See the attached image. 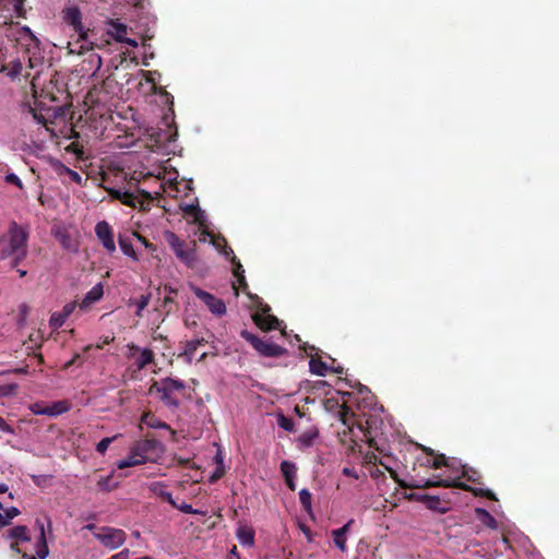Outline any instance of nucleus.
I'll return each mask as SVG.
<instances>
[{"mask_svg": "<svg viewBox=\"0 0 559 559\" xmlns=\"http://www.w3.org/2000/svg\"><path fill=\"white\" fill-rule=\"evenodd\" d=\"M28 233L16 222L9 225L0 237V260L10 259V267L16 269L28 253Z\"/></svg>", "mask_w": 559, "mask_h": 559, "instance_id": "nucleus-1", "label": "nucleus"}, {"mask_svg": "<svg viewBox=\"0 0 559 559\" xmlns=\"http://www.w3.org/2000/svg\"><path fill=\"white\" fill-rule=\"evenodd\" d=\"M186 389L183 381L174 378H164L159 382H154L151 391L156 390L160 394L162 402L169 408L176 409L179 407V400L175 396V392H180Z\"/></svg>", "mask_w": 559, "mask_h": 559, "instance_id": "nucleus-2", "label": "nucleus"}, {"mask_svg": "<svg viewBox=\"0 0 559 559\" xmlns=\"http://www.w3.org/2000/svg\"><path fill=\"white\" fill-rule=\"evenodd\" d=\"M240 336L246 340L261 356L276 358L287 354V349L273 342L264 341L248 330H242Z\"/></svg>", "mask_w": 559, "mask_h": 559, "instance_id": "nucleus-3", "label": "nucleus"}, {"mask_svg": "<svg viewBox=\"0 0 559 559\" xmlns=\"http://www.w3.org/2000/svg\"><path fill=\"white\" fill-rule=\"evenodd\" d=\"M47 530L45 523L40 519H36L35 526L39 531V536L35 544V556H29L26 552L22 555L23 559H46L49 555L48 538H53L52 522L50 518L46 516Z\"/></svg>", "mask_w": 559, "mask_h": 559, "instance_id": "nucleus-4", "label": "nucleus"}, {"mask_svg": "<svg viewBox=\"0 0 559 559\" xmlns=\"http://www.w3.org/2000/svg\"><path fill=\"white\" fill-rule=\"evenodd\" d=\"M432 487H441V488H457L464 491L473 492L475 496L485 497L490 500H497L496 495L490 489L483 488H473L469 485L462 483L460 480H451V479H428L420 485V489H427Z\"/></svg>", "mask_w": 559, "mask_h": 559, "instance_id": "nucleus-5", "label": "nucleus"}, {"mask_svg": "<svg viewBox=\"0 0 559 559\" xmlns=\"http://www.w3.org/2000/svg\"><path fill=\"white\" fill-rule=\"evenodd\" d=\"M432 487H441V488H457L464 491L473 492L475 496L485 497L490 500H497L496 495L490 489L483 488H473L469 485L462 483L460 480H451V479H428L420 485V489H427Z\"/></svg>", "mask_w": 559, "mask_h": 559, "instance_id": "nucleus-6", "label": "nucleus"}, {"mask_svg": "<svg viewBox=\"0 0 559 559\" xmlns=\"http://www.w3.org/2000/svg\"><path fill=\"white\" fill-rule=\"evenodd\" d=\"M166 240L173 249L175 255L187 266L193 267L197 262L195 242H192L191 247H188L185 241L171 231H167Z\"/></svg>", "mask_w": 559, "mask_h": 559, "instance_id": "nucleus-7", "label": "nucleus"}, {"mask_svg": "<svg viewBox=\"0 0 559 559\" xmlns=\"http://www.w3.org/2000/svg\"><path fill=\"white\" fill-rule=\"evenodd\" d=\"M111 194L124 205L139 207L144 211L150 209L153 201L152 194L143 189H138V194L120 190H114Z\"/></svg>", "mask_w": 559, "mask_h": 559, "instance_id": "nucleus-8", "label": "nucleus"}, {"mask_svg": "<svg viewBox=\"0 0 559 559\" xmlns=\"http://www.w3.org/2000/svg\"><path fill=\"white\" fill-rule=\"evenodd\" d=\"M378 421L377 417L369 416L365 421L358 423V428L361 430L364 435V440L368 443L370 448H373L377 452L382 454L384 457H388L386 454V443L384 441L379 442L377 440V427L376 424Z\"/></svg>", "mask_w": 559, "mask_h": 559, "instance_id": "nucleus-9", "label": "nucleus"}, {"mask_svg": "<svg viewBox=\"0 0 559 559\" xmlns=\"http://www.w3.org/2000/svg\"><path fill=\"white\" fill-rule=\"evenodd\" d=\"M94 536L104 547L109 549H116L126 542L124 531L108 526L102 527L99 532L94 533Z\"/></svg>", "mask_w": 559, "mask_h": 559, "instance_id": "nucleus-10", "label": "nucleus"}, {"mask_svg": "<svg viewBox=\"0 0 559 559\" xmlns=\"http://www.w3.org/2000/svg\"><path fill=\"white\" fill-rule=\"evenodd\" d=\"M63 20L68 25L73 27V31L79 35V38L82 39L85 44H87L88 29H85L82 24L81 10L75 5L64 9Z\"/></svg>", "mask_w": 559, "mask_h": 559, "instance_id": "nucleus-11", "label": "nucleus"}, {"mask_svg": "<svg viewBox=\"0 0 559 559\" xmlns=\"http://www.w3.org/2000/svg\"><path fill=\"white\" fill-rule=\"evenodd\" d=\"M193 294L209 308L215 316H224L226 313V305L223 299L199 288H192Z\"/></svg>", "mask_w": 559, "mask_h": 559, "instance_id": "nucleus-12", "label": "nucleus"}, {"mask_svg": "<svg viewBox=\"0 0 559 559\" xmlns=\"http://www.w3.org/2000/svg\"><path fill=\"white\" fill-rule=\"evenodd\" d=\"M270 311L269 305L261 304L260 310L252 316L253 322L263 331L275 330L280 326V320Z\"/></svg>", "mask_w": 559, "mask_h": 559, "instance_id": "nucleus-13", "label": "nucleus"}, {"mask_svg": "<svg viewBox=\"0 0 559 559\" xmlns=\"http://www.w3.org/2000/svg\"><path fill=\"white\" fill-rule=\"evenodd\" d=\"M95 233L103 247L109 252L116 250L114 234L110 225L106 221L98 222L95 226Z\"/></svg>", "mask_w": 559, "mask_h": 559, "instance_id": "nucleus-14", "label": "nucleus"}, {"mask_svg": "<svg viewBox=\"0 0 559 559\" xmlns=\"http://www.w3.org/2000/svg\"><path fill=\"white\" fill-rule=\"evenodd\" d=\"M212 242H213V245L217 249H219L222 243H224V248L222 249V253L225 257H227V258L231 255L230 261H231V263L234 265V269H233L234 276L238 278L241 275H243L245 274V270H243L240 261L237 260V258L234 255L233 249L227 246L225 238L213 239Z\"/></svg>", "mask_w": 559, "mask_h": 559, "instance_id": "nucleus-15", "label": "nucleus"}, {"mask_svg": "<svg viewBox=\"0 0 559 559\" xmlns=\"http://www.w3.org/2000/svg\"><path fill=\"white\" fill-rule=\"evenodd\" d=\"M76 306H78L76 302L72 301V302L64 305L61 311L53 312L50 317L49 325L53 330L61 328L64 324V322L67 321V319L73 313Z\"/></svg>", "mask_w": 559, "mask_h": 559, "instance_id": "nucleus-16", "label": "nucleus"}, {"mask_svg": "<svg viewBox=\"0 0 559 559\" xmlns=\"http://www.w3.org/2000/svg\"><path fill=\"white\" fill-rule=\"evenodd\" d=\"M128 348L131 353V356H134L135 353H140V356L136 358L135 365L139 370L144 369L147 365L154 362V353L150 348H144L143 350L135 344H129Z\"/></svg>", "mask_w": 559, "mask_h": 559, "instance_id": "nucleus-17", "label": "nucleus"}, {"mask_svg": "<svg viewBox=\"0 0 559 559\" xmlns=\"http://www.w3.org/2000/svg\"><path fill=\"white\" fill-rule=\"evenodd\" d=\"M133 448L147 462L148 461L147 455L150 453H153L156 450L160 449L162 444L158 440H156L154 438H151V439L146 438V439L136 441L135 444L133 445Z\"/></svg>", "mask_w": 559, "mask_h": 559, "instance_id": "nucleus-18", "label": "nucleus"}, {"mask_svg": "<svg viewBox=\"0 0 559 559\" xmlns=\"http://www.w3.org/2000/svg\"><path fill=\"white\" fill-rule=\"evenodd\" d=\"M104 295V289L102 283L96 284L94 287H92L91 290H88L82 301L80 302L79 307L81 310L88 309L93 304L97 302L102 299Z\"/></svg>", "mask_w": 559, "mask_h": 559, "instance_id": "nucleus-19", "label": "nucleus"}, {"mask_svg": "<svg viewBox=\"0 0 559 559\" xmlns=\"http://www.w3.org/2000/svg\"><path fill=\"white\" fill-rule=\"evenodd\" d=\"M381 465L383 466L390 474L391 478L394 479L395 483H397V485L401 487V488H404V489H420V485L421 483H417V481H413V483H408V481H405L403 479H401L396 473L395 469H393L391 466H389L386 464V462H384L382 459H380L378 462H377V465Z\"/></svg>", "mask_w": 559, "mask_h": 559, "instance_id": "nucleus-20", "label": "nucleus"}, {"mask_svg": "<svg viewBox=\"0 0 559 559\" xmlns=\"http://www.w3.org/2000/svg\"><path fill=\"white\" fill-rule=\"evenodd\" d=\"M3 536L7 539H13L14 542H29L31 536L27 526L25 525H16L10 530H8Z\"/></svg>", "mask_w": 559, "mask_h": 559, "instance_id": "nucleus-21", "label": "nucleus"}, {"mask_svg": "<svg viewBox=\"0 0 559 559\" xmlns=\"http://www.w3.org/2000/svg\"><path fill=\"white\" fill-rule=\"evenodd\" d=\"M354 523V520L350 519L345 525H343L341 528H337L335 531L332 532L333 534V540H334V544L335 546L341 550V551H346L347 547H346V538H345V534L349 531V527L350 525Z\"/></svg>", "mask_w": 559, "mask_h": 559, "instance_id": "nucleus-22", "label": "nucleus"}, {"mask_svg": "<svg viewBox=\"0 0 559 559\" xmlns=\"http://www.w3.org/2000/svg\"><path fill=\"white\" fill-rule=\"evenodd\" d=\"M145 463H146L145 459H143L138 453V451H135V449L132 447L128 457L117 462V467L119 469H123V468H127V467H132V466L141 465V464H145Z\"/></svg>", "mask_w": 559, "mask_h": 559, "instance_id": "nucleus-23", "label": "nucleus"}, {"mask_svg": "<svg viewBox=\"0 0 559 559\" xmlns=\"http://www.w3.org/2000/svg\"><path fill=\"white\" fill-rule=\"evenodd\" d=\"M427 509L444 514L450 510L449 501H442L438 496L428 495L427 501L425 502Z\"/></svg>", "mask_w": 559, "mask_h": 559, "instance_id": "nucleus-24", "label": "nucleus"}, {"mask_svg": "<svg viewBox=\"0 0 559 559\" xmlns=\"http://www.w3.org/2000/svg\"><path fill=\"white\" fill-rule=\"evenodd\" d=\"M142 423H144L145 425H147L150 428H154V429H167L171 432L173 436L176 435V431L173 430L170 428V426L165 423V421H162L160 419L156 418L154 415H152L151 413H146L142 416Z\"/></svg>", "mask_w": 559, "mask_h": 559, "instance_id": "nucleus-25", "label": "nucleus"}, {"mask_svg": "<svg viewBox=\"0 0 559 559\" xmlns=\"http://www.w3.org/2000/svg\"><path fill=\"white\" fill-rule=\"evenodd\" d=\"M236 536L241 545L252 546L254 544V531L249 526H239Z\"/></svg>", "mask_w": 559, "mask_h": 559, "instance_id": "nucleus-26", "label": "nucleus"}, {"mask_svg": "<svg viewBox=\"0 0 559 559\" xmlns=\"http://www.w3.org/2000/svg\"><path fill=\"white\" fill-rule=\"evenodd\" d=\"M71 409V403L67 400L53 402L47 405V416L56 417Z\"/></svg>", "mask_w": 559, "mask_h": 559, "instance_id": "nucleus-27", "label": "nucleus"}, {"mask_svg": "<svg viewBox=\"0 0 559 559\" xmlns=\"http://www.w3.org/2000/svg\"><path fill=\"white\" fill-rule=\"evenodd\" d=\"M309 368L313 374L321 377H324L328 371H330V367L326 365V362L322 361L319 357H311L309 361Z\"/></svg>", "mask_w": 559, "mask_h": 559, "instance_id": "nucleus-28", "label": "nucleus"}, {"mask_svg": "<svg viewBox=\"0 0 559 559\" xmlns=\"http://www.w3.org/2000/svg\"><path fill=\"white\" fill-rule=\"evenodd\" d=\"M110 31L109 34L117 40V41H123L126 35H127V25L123 23H120L119 21H110Z\"/></svg>", "mask_w": 559, "mask_h": 559, "instance_id": "nucleus-29", "label": "nucleus"}, {"mask_svg": "<svg viewBox=\"0 0 559 559\" xmlns=\"http://www.w3.org/2000/svg\"><path fill=\"white\" fill-rule=\"evenodd\" d=\"M202 344H204L203 338L187 341L185 343L183 352L181 354H179V356H185L187 358V361L191 362L192 357L195 354L198 347Z\"/></svg>", "mask_w": 559, "mask_h": 559, "instance_id": "nucleus-30", "label": "nucleus"}, {"mask_svg": "<svg viewBox=\"0 0 559 559\" xmlns=\"http://www.w3.org/2000/svg\"><path fill=\"white\" fill-rule=\"evenodd\" d=\"M476 514L478 515V518L481 520V522L487 527H490V528H493V530H496L498 527L497 520L487 510L481 509V508H477L476 509Z\"/></svg>", "mask_w": 559, "mask_h": 559, "instance_id": "nucleus-31", "label": "nucleus"}, {"mask_svg": "<svg viewBox=\"0 0 559 559\" xmlns=\"http://www.w3.org/2000/svg\"><path fill=\"white\" fill-rule=\"evenodd\" d=\"M118 241L123 254L132 258L133 260H138L135 251L129 238L120 236Z\"/></svg>", "mask_w": 559, "mask_h": 559, "instance_id": "nucleus-32", "label": "nucleus"}, {"mask_svg": "<svg viewBox=\"0 0 559 559\" xmlns=\"http://www.w3.org/2000/svg\"><path fill=\"white\" fill-rule=\"evenodd\" d=\"M311 500V492L308 489L304 488L299 491L300 504L307 513H311L312 511Z\"/></svg>", "mask_w": 559, "mask_h": 559, "instance_id": "nucleus-33", "label": "nucleus"}, {"mask_svg": "<svg viewBox=\"0 0 559 559\" xmlns=\"http://www.w3.org/2000/svg\"><path fill=\"white\" fill-rule=\"evenodd\" d=\"M281 472L285 479L295 478L297 467L296 465L290 461H283L281 463Z\"/></svg>", "mask_w": 559, "mask_h": 559, "instance_id": "nucleus-34", "label": "nucleus"}, {"mask_svg": "<svg viewBox=\"0 0 559 559\" xmlns=\"http://www.w3.org/2000/svg\"><path fill=\"white\" fill-rule=\"evenodd\" d=\"M426 465L437 469L449 466V460L444 454H437L433 459H427Z\"/></svg>", "mask_w": 559, "mask_h": 559, "instance_id": "nucleus-35", "label": "nucleus"}, {"mask_svg": "<svg viewBox=\"0 0 559 559\" xmlns=\"http://www.w3.org/2000/svg\"><path fill=\"white\" fill-rule=\"evenodd\" d=\"M277 425L285 431H289V432L294 431V428H295L294 420L290 417H287L283 414H280L277 416Z\"/></svg>", "mask_w": 559, "mask_h": 559, "instance_id": "nucleus-36", "label": "nucleus"}, {"mask_svg": "<svg viewBox=\"0 0 559 559\" xmlns=\"http://www.w3.org/2000/svg\"><path fill=\"white\" fill-rule=\"evenodd\" d=\"M317 437H318L317 430L305 431L304 433L300 435V437L298 438V441L302 447H310V445H312V443Z\"/></svg>", "mask_w": 559, "mask_h": 559, "instance_id": "nucleus-37", "label": "nucleus"}, {"mask_svg": "<svg viewBox=\"0 0 559 559\" xmlns=\"http://www.w3.org/2000/svg\"><path fill=\"white\" fill-rule=\"evenodd\" d=\"M150 300H151V295L150 294H146V295H142L136 301H135V305H136V312L135 314L138 317H142V311L148 306L150 304Z\"/></svg>", "mask_w": 559, "mask_h": 559, "instance_id": "nucleus-38", "label": "nucleus"}, {"mask_svg": "<svg viewBox=\"0 0 559 559\" xmlns=\"http://www.w3.org/2000/svg\"><path fill=\"white\" fill-rule=\"evenodd\" d=\"M183 212L194 216V221L201 223L202 212L198 205L188 204L183 207Z\"/></svg>", "mask_w": 559, "mask_h": 559, "instance_id": "nucleus-39", "label": "nucleus"}, {"mask_svg": "<svg viewBox=\"0 0 559 559\" xmlns=\"http://www.w3.org/2000/svg\"><path fill=\"white\" fill-rule=\"evenodd\" d=\"M117 438V436L115 437H107V438H103L97 444H96V451L99 453V454H105V452L107 451L108 447L110 445V443Z\"/></svg>", "mask_w": 559, "mask_h": 559, "instance_id": "nucleus-40", "label": "nucleus"}, {"mask_svg": "<svg viewBox=\"0 0 559 559\" xmlns=\"http://www.w3.org/2000/svg\"><path fill=\"white\" fill-rule=\"evenodd\" d=\"M97 485L104 491H110L116 487V485H111V475L100 477Z\"/></svg>", "mask_w": 559, "mask_h": 559, "instance_id": "nucleus-41", "label": "nucleus"}, {"mask_svg": "<svg viewBox=\"0 0 559 559\" xmlns=\"http://www.w3.org/2000/svg\"><path fill=\"white\" fill-rule=\"evenodd\" d=\"M174 508L186 514H203V512L193 509L191 504H188L186 502H182L181 504L176 503Z\"/></svg>", "mask_w": 559, "mask_h": 559, "instance_id": "nucleus-42", "label": "nucleus"}, {"mask_svg": "<svg viewBox=\"0 0 559 559\" xmlns=\"http://www.w3.org/2000/svg\"><path fill=\"white\" fill-rule=\"evenodd\" d=\"M29 409L35 415H47V405L41 402L33 403Z\"/></svg>", "mask_w": 559, "mask_h": 559, "instance_id": "nucleus-43", "label": "nucleus"}, {"mask_svg": "<svg viewBox=\"0 0 559 559\" xmlns=\"http://www.w3.org/2000/svg\"><path fill=\"white\" fill-rule=\"evenodd\" d=\"M25 1L26 0H12L14 11L19 17L25 16V13H26L25 8H24Z\"/></svg>", "mask_w": 559, "mask_h": 559, "instance_id": "nucleus-44", "label": "nucleus"}, {"mask_svg": "<svg viewBox=\"0 0 559 559\" xmlns=\"http://www.w3.org/2000/svg\"><path fill=\"white\" fill-rule=\"evenodd\" d=\"M427 498H428V495H426V493L411 492V493L405 495V499H407L408 501H416V502H421V503H425L427 501Z\"/></svg>", "mask_w": 559, "mask_h": 559, "instance_id": "nucleus-45", "label": "nucleus"}, {"mask_svg": "<svg viewBox=\"0 0 559 559\" xmlns=\"http://www.w3.org/2000/svg\"><path fill=\"white\" fill-rule=\"evenodd\" d=\"M5 182L16 186L17 188L22 189L23 183L22 180L19 178L17 175L10 173L5 176Z\"/></svg>", "mask_w": 559, "mask_h": 559, "instance_id": "nucleus-46", "label": "nucleus"}, {"mask_svg": "<svg viewBox=\"0 0 559 559\" xmlns=\"http://www.w3.org/2000/svg\"><path fill=\"white\" fill-rule=\"evenodd\" d=\"M64 169H66V173L69 175V177H70V179L72 181H74L78 185L82 183V177H81V175L78 171L72 170L69 167H64Z\"/></svg>", "mask_w": 559, "mask_h": 559, "instance_id": "nucleus-47", "label": "nucleus"}, {"mask_svg": "<svg viewBox=\"0 0 559 559\" xmlns=\"http://www.w3.org/2000/svg\"><path fill=\"white\" fill-rule=\"evenodd\" d=\"M157 495L163 498V500L167 501L173 508L176 504V501L173 499V496L170 492L165 490H159Z\"/></svg>", "mask_w": 559, "mask_h": 559, "instance_id": "nucleus-48", "label": "nucleus"}, {"mask_svg": "<svg viewBox=\"0 0 559 559\" xmlns=\"http://www.w3.org/2000/svg\"><path fill=\"white\" fill-rule=\"evenodd\" d=\"M20 514V510L15 507H11L4 511V516L8 519V523H10V520L17 516Z\"/></svg>", "mask_w": 559, "mask_h": 559, "instance_id": "nucleus-49", "label": "nucleus"}, {"mask_svg": "<svg viewBox=\"0 0 559 559\" xmlns=\"http://www.w3.org/2000/svg\"><path fill=\"white\" fill-rule=\"evenodd\" d=\"M0 431L5 433H13V428L5 423V420L0 416Z\"/></svg>", "mask_w": 559, "mask_h": 559, "instance_id": "nucleus-50", "label": "nucleus"}, {"mask_svg": "<svg viewBox=\"0 0 559 559\" xmlns=\"http://www.w3.org/2000/svg\"><path fill=\"white\" fill-rule=\"evenodd\" d=\"M134 235L136 236L139 241H141L145 246V248L153 250V251L156 249L155 246L153 243H151L145 237L141 236L138 233H135Z\"/></svg>", "mask_w": 559, "mask_h": 559, "instance_id": "nucleus-51", "label": "nucleus"}, {"mask_svg": "<svg viewBox=\"0 0 559 559\" xmlns=\"http://www.w3.org/2000/svg\"><path fill=\"white\" fill-rule=\"evenodd\" d=\"M29 112L32 114L33 118L40 124L46 123V119L41 114H37L35 109L29 107Z\"/></svg>", "mask_w": 559, "mask_h": 559, "instance_id": "nucleus-52", "label": "nucleus"}, {"mask_svg": "<svg viewBox=\"0 0 559 559\" xmlns=\"http://www.w3.org/2000/svg\"><path fill=\"white\" fill-rule=\"evenodd\" d=\"M129 555H130L129 549H123L120 552L112 555L108 559H129Z\"/></svg>", "mask_w": 559, "mask_h": 559, "instance_id": "nucleus-53", "label": "nucleus"}, {"mask_svg": "<svg viewBox=\"0 0 559 559\" xmlns=\"http://www.w3.org/2000/svg\"><path fill=\"white\" fill-rule=\"evenodd\" d=\"M476 475V472L473 471V474H468V472L466 471V468L464 467V471H463V476L467 478L468 481H472V483H479V477L475 476Z\"/></svg>", "mask_w": 559, "mask_h": 559, "instance_id": "nucleus-54", "label": "nucleus"}, {"mask_svg": "<svg viewBox=\"0 0 559 559\" xmlns=\"http://www.w3.org/2000/svg\"><path fill=\"white\" fill-rule=\"evenodd\" d=\"M59 240H60V242H61L63 248H66V249H70L71 248V245H70L71 239H70V237L68 235H66V234L61 235L59 237Z\"/></svg>", "mask_w": 559, "mask_h": 559, "instance_id": "nucleus-55", "label": "nucleus"}, {"mask_svg": "<svg viewBox=\"0 0 559 559\" xmlns=\"http://www.w3.org/2000/svg\"><path fill=\"white\" fill-rule=\"evenodd\" d=\"M97 93V88L95 87L94 90L90 91L86 98L91 102V103H98L100 102V99L98 97H94V95Z\"/></svg>", "mask_w": 559, "mask_h": 559, "instance_id": "nucleus-56", "label": "nucleus"}, {"mask_svg": "<svg viewBox=\"0 0 559 559\" xmlns=\"http://www.w3.org/2000/svg\"><path fill=\"white\" fill-rule=\"evenodd\" d=\"M369 463L377 465V462L380 460L374 453H370L366 455Z\"/></svg>", "mask_w": 559, "mask_h": 559, "instance_id": "nucleus-57", "label": "nucleus"}, {"mask_svg": "<svg viewBox=\"0 0 559 559\" xmlns=\"http://www.w3.org/2000/svg\"><path fill=\"white\" fill-rule=\"evenodd\" d=\"M239 286L245 290L248 288V284L246 282L245 274L237 278Z\"/></svg>", "mask_w": 559, "mask_h": 559, "instance_id": "nucleus-58", "label": "nucleus"}, {"mask_svg": "<svg viewBox=\"0 0 559 559\" xmlns=\"http://www.w3.org/2000/svg\"><path fill=\"white\" fill-rule=\"evenodd\" d=\"M285 481H286L287 487H288L292 491H295V490H296V483H295V478L285 479Z\"/></svg>", "mask_w": 559, "mask_h": 559, "instance_id": "nucleus-59", "label": "nucleus"}, {"mask_svg": "<svg viewBox=\"0 0 559 559\" xmlns=\"http://www.w3.org/2000/svg\"><path fill=\"white\" fill-rule=\"evenodd\" d=\"M124 44L131 46V47H136L138 46V41L135 39H132V38H128V37H124L123 41Z\"/></svg>", "mask_w": 559, "mask_h": 559, "instance_id": "nucleus-60", "label": "nucleus"}, {"mask_svg": "<svg viewBox=\"0 0 559 559\" xmlns=\"http://www.w3.org/2000/svg\"><path fill=\"white\" fill-rule=\"evenodd\" d=\"M10 548H11V550H12V551H14V552H16V554H21V549H20V547H19L17 542H13V543L11 544Z\"/></svg>", "mask_w": 559, "mask_h": 559, "instance_id": "nucleus-61", "label": "nucleus"}, {"mask_svg": "<svg viewBox=\"0 0 559 559\" xmlns=\"http://www.w3.org/2000/svg\"><path fill=\"white\" fill-rule=\"evenodd\" d=\"M8 524V519L0 512V527L7 526Z\"/></svg>", "mask_w": 559, "mask_h": 559, "instance_id": "nucleus-62", "label": "nucleus"}, {"mask_svg": "<svg viewBox=\"0 0 559 559\" xmlns=\"http://www.w3.org/2000/svg\"><path fill=\"white\" fill-rule=\"evenodd\" d=\"M330 371L334 372V373H337V374H342L343 371H344V368L338 366L336 368H333V367H330Z\"/></svg>", "mask_w": 559, "mask_h": 559, "instance_id": "nucleus-63", "label": "nucleus"}, {"mask_svg": "<svg viewBox=\"0 0 559 559\" xmlns=\"http://www.w3.org/2000/svg\"><path fill=\"white\" fill-rule=\"evenodd\" d=\"M79 359H80V355H79V354L74 355V357L72 358V360H70V361L67 364V367H70V366L74 365V364L76 362V360H79Z\"/></svg>", "mask_w": 559, "mask_h": 559, "instance_id": "nucleus-64", "label": "nucleus"}]
</instances>
